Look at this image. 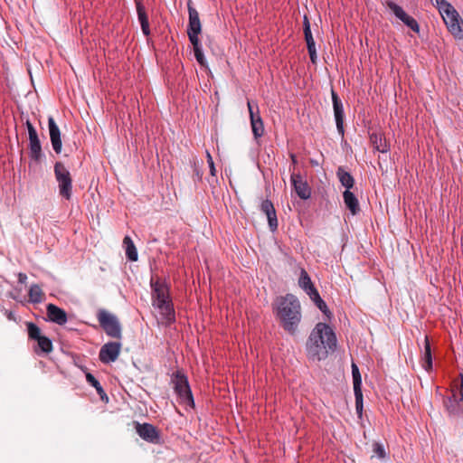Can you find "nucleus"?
<instances>
[{
	"mask_svg": "<svg viewBox=\"0 0 463 463\" xmlns=\"http://www.w3.org/2000/svg\"><path fill=\"white\" fill-rule=\"evenodd\" d=\"M336 347V336L332 328L326 323H318L311 331L307 344V358L312 362L325 360L330 351Z\"/></svg>",
	"mask_w": 463,
	"mask_h": 463,
	"instance_id": "1",
	"label": "nucleus"
},
{
	"mask_svg": "<svg viewBox=\"0 0 463 463\" xmlns=\"http://www.w3.org/2000/svg\"><path fill=\"white\" fill-rule=\"evenodd\" d=\"M273 313L279 326L289 335H295L302 319L301 305L293 294H286L276 298Z\"/></svg>",
	"mask_w": 463,
	"mask_h": 463,
	"instance_id": "2",
	"label": "nucleus"
},
{
	"mask_svg": "<svg viewBox=\"0 0 463 463\" xmlns=\"http://www.w3.org/2000/svg\"><path fill=\"white\" fill-rule=\"evenodd\" d=\"M152 306L159 310L166 326L175 322V312L170 297L168 285L161 279L150 280Z\"/></svg>",
	"mask_w": 463,
	"mask_h": 463,
	"instance_id": "3",
	"label": "nucleus"
},
{
	"mask_svg": "<svg viewBox=\"0 0 463 463\" xmlns=\"http://www.w3.org/2000/svg\"><path fill=\"white\" fill-rule=\"evenodd\" d=\"M435 6L439 10L448 31L455 39H463V19L456 8L447 0H435Z\"/></svg>",
	"mask_w": 463,
	"mask_h": 463,
	"instance_id": "4",
	"label": "nucleus"
},
{
	"mask_svg": "<svg viewBox=\"0 0 463 463\" xmlns=\"http://www.w3.org/2000/svg\"><path fill=\"white\" fill-rule=\"evenodd\" d=\"M55 180L58 184L59 194L65 200L72 196V178L63 163L57 161L53 167Z\"/></svg>",
	"mask_w": 463,
	"mask_h": 463,
	"instance_id": "5",
	"label": "nucleus"
},
{
	"mask_svg": "<svg viewBox=\"0 0 463 463\" xmlns=\"http://www.w3.org/2000/svg\"><path fill=\"white\" fill-rule=\"evenodd\" d=\"M172 383L180 402L194 407V401L187 377L183 373L177 371L173 373Z\"/></svg>",
	"mask_w": 463,
	"mask_h": 463,
	"instance_id": "6",
	"label": "nucleus"
},
{
	"mask_svg": "<svg viewBox=\"0 0 463 463\" xmlns=\"http://www.w3.org/2000/svg\"><path fill=\"white\" fill-rule=\"evenodd\" d=\"M98 320L100 326L109 336L121 339V325L115 315L106 310H99L98 313Z\"/></svg>",
	"mask_w": 463,
	"mask_h": 463,
	"instance_id": "7",
	"label": "nucleus"
},
{
	"mask_svg": "<svg viewBox=\"0 0 463 463\" xmlns=\"http://www.w3.org/2000/svg\"><path fill=\"white\" fill-rule=\"evenodd\" d=\"M247 106L250 114L252 134L254 138L257 140L264 135L263 120L260 117L259 106L256 102L248 100Z\"/></svg>",
	"mask_w": 463,
	"mask_h": 463,
	"instance_id": "8",
	"label": "nucleus"
},
{
	"mask_svg": "<svg viewBox=\"0 0 463 463\" xmlns=\"http://www.w3.org/2000/svg\"><path fill=\"white\" fill-rule=\"evenodd\" d=\"M25 124L29 135V156L31 160L38 163L43 157L41 142L33 124L29 120H27Z\"/></svg>",
	"mask_w": 463,
	"mask_h": 463,
	"instance_id": "9",
	"label": "nucleus"
},
{
	"mask_svg": "<svg viewBox=\"0 0 463 463\" xmlns=\"http://www.w3.org/2000/svg\"><path fill=\"white\" fill-rule=\"evenodd\" d=\"M120 342H109L103 345L99 353V361L105 364L115 362L121 351Z\"/></svg>",
	"mask_w": 463,
	"mask_h": 463,
	"instance_id": "10",
	"label": "nucleus"
},
{
	"mask_svg": "<svg viewBox=\"0 0 463 463\" xmlns=\"http://www.w3.org/2000/svg\"><path fill=\"white\" fill-rule=\"evenodd\" d=\"M135 429L138 436L144 440L153 444L159 443V431L154 425L150 423L136 422Z\"/></svg>",
	"mask_w": 463,
	"mask_h": 463,
	"instance_id": "11",
	"label": "nucleus"
},
{
	"mask_svg": "<svg viewBox=\"0 0 463 463\" xmlns=\"http://www.w3.org/2000/svg\"><path fill=\"white\" fill-rule=\"evenodd\" d=\"M331 96H332L333 109H334V115H335L336 128H337V131L340 134V136L344 137V135H345V128H344L345 113H344L343 103L334 90H331Z\"/></svg>",
	"mask_w": 463,
	"mask_h": 463,
	"instance_id": "12",
	"label": "nucleus"
},
{
	"mask_svg": "<svg viewBox=\"0 0 463 463\" xmlns=\"http://www.w3.org/2000/svg\"><path fill=\"white\" fill-rule=\"evenodd\" d=\"M290 181L295 192L299 198L307 200L311 196V189L307 183L303 180L300 174L292 173Z\"/></svg>",
	"mask_w": 463,
	"mask_h": 463,
	"instance_id": "13",
	"label": "nucleus"
},
{
	"mask_svg": "<svg viewBox=\"0 0 463 463\" xmlns=\"http://www.w3.org/2000/svg\"><path fill=\"white\" fill-rule=\"evenodd\" d=\"M189 23L187 26L188 37L199 36L202 32V25L199 14L195 8L188 5Z\"/></svg>",
	"mask_w": 463,
	"mask_h": 463,
	"instance_id": "14",
	"label": "nucleus"
},
{
	"mask_svg": "<svg viewBox=\"0 0 463 463\" xmlns=\"http://www.w3.org/2000/svg\"><path fill=\"white\" fill-rule=\"evenodd\" d=\"M48 127L52 148L56 154H60L62 146L61 131L52 117H49L48 118Z\"/></svg>",
	"mask_w": 463,
	"mask_h": 463,
	"instance_id": "15",
	"label": "nucleus"
},
{
	"mask_svg": "<svg viewBox=\"0 0 463 463\" xmlns=\"http://www.w3.org/2000/svg\"><path fill=\"white\" fill-rule=\"evenodd\" d=\"M48 319L59 326H63L68 321L67 313L54 304H48L46 307Z\"/></svg>",
	"mask_w": 463,
	"mask_h": 463,
	"instance_id": "16",
	"label": "nucleus"
},
{
	"mask_svg": "<svg viewBox=\"0 0 463 463\" xmlns=\"http://www.w3.org/2000/svg\"><path fill=\"white\" fill-rule=\"evenodd\" d=\"M260 211L266 214L270 231H276L278 229V219L271 201L269 199L263 200L260 204Z\"/></svg>",
	"mask_w": 463,
	"mask_h": 463,
	"instance_id": "17",
	"label": "nucleus"
},
{
	"mask_svg": "<svg viewBox=\"0 0 463 463\" xmlns=\"http://www.w3.org/2000/svg\"><path fill=\"white\" fill-rule=\"evenodd\" d=\"M135 2L137 13V19L140 24L141 30L146 36H148L150 34V28L146 7L141 0H135Z\"/></svg>",
	"mask_w": 463,
	"mask_h": 463,
	"instance_id": "18",
	"label": "nucleus"
},
{
	"mask_svg": "<svg viewBox=\"0 0 463 463\" xmlns=\"http://www.w3.org/2000/svg\"><path fill=\"white\" fill-rule=\"evenodd\" d=\"M370 141L375 150L381 153H387L390 146L382 133L373 132L370 134Z\"/></svg>",
	"mask_w": 463,
	"mask_h": 463,
	"instance_id": "19",
	"label": "nucleus"
},
{
	"mask_svg": "<svg viewBox=\"0 0 463 463\" xmlns=\"http://www.w3.org/2000/svg\"><path fill=\"white\" fill-rule=\"evenodd\" d=\"M298 285L309 296V298H312L314 294L318 292L314 287L309 275L305 269H302L300 272Z\"/></svg>",
	"mask_w": 463,
	"mask_h": 463,
	"instance_id": "20",
	"label": "nucleus"
},
{
	"mask_svg": "<svg viewBox=\"0 0 463 463\" xmlns=\"http://www.w3.org/2000/svg\"><path fill=\"white\" fill-rule=\"evenodd\" d=\"M344 203L353 215L360 212L359 202L356 196L349 190L343 193Z\"/></svg>",
	"mask_w": 463,
	"mask_h": 463,
	"instance_id": "21",
	"label": "nucleus"
},
{
	"mask_svg": "<svg viewBox=\"0 0 463 463\" xmlns=\"http://www.w3.org/2000/svg\"><path fill=\"white\" fill-rule=\"evenodd\" d=\"M421 365L428 372L432 369L431 348L427 336L424 338V351L421 357Z\"/></svg>",
	"mask_w": 463,
	"mask_h": 463,
	"instance_id": "22",
	"label": "nucleus"
},
{
	"mask_svg": "<svg viewBox=\"0 0 463 463\" xmlns=\"http://www.w3.org/2000/svg\"><path fill=\"white\" fill-rule=\"evenodd\" d=\"M123 246L125 248L126 256L130 261H137L138 255L137 248L129 236H125L123 239Z\"/></svg>",
	"mask_w": 463,
	"mask_h": 463,
	"instance_id": "23",
	"label": "nucleus"
},
{
	"mask_svg": "<svg viewBox=\"0 0 463 463\" xmlns=\"http://www.w3.org/2000/svg\"><path fill=\"white\" fill-rule=\"evenodd\" d=\"M336 175L341 183V184L345 187V190H349L354 184V179L352 175L345 171L342 166L338 167L336 171Z\"/></svg>",
	"mask_w": 463,
	"mask_h": 463,
	"instance_id": "24",
	"label": "nucleus"
},
{
	"mask_svg": "<svg viewBox=\"0 0 463 463\" xmlns=\"http://www.w3.org/2000/svg\"><path fill=\"white\" fill-rule=\"evenodd\" d=\"M444 406L449 415L458 416L462 413V411L460 409L458 400L456 399L455 394H453L450 397H448L444 401Z\"/></svg>",
	"mask_w": 463,
	"mask_h": 463,
	"instance_id": "25",
	"label": "nucleus"
},
{
	"mask_svg": "<svg viewBox=\"0 0 463 463\" xmlns=\"http://www.w3.org/2000/svg\"><path fill=\"white\" fill-rule=\"evenodd\" d=\"M304 35L307 49L316 48V43L311 33L310 23L307 15L303 19Z\"/></svg>",
	"mask_w": 463,
	"mask_h": 463,
	"instance_id": "26",
	"label": "nucleus"
},
{
	"mask_svg": "<svg viewBox=\"0 0 463 463\" xmlns=\"http://www.w3.org/2000/svg\"><path fill=\"white\" fill-rule=\"evenodd\" d=\"M29 299L32 303H41L43 301V290L37 284H33L29 289Z\"/></svg>",
	"mask_w": 463,
	"mask_h": 463,
	"instance_id": "27",
	"label": "nucleus"
},
{
	"mask_svg": "<svg viewBox=\"0 0 463 463\" xmlns=\"http://www.w3.org/2000/svg\"><path fill=\"white\" fill-rule=\"evenodd\" d=\"M387 6L392 12V14L402 23H404L405 19L409 16V14H406L402 7H401L394 2H387Z\"/></svg>",
	"mask_w": 463,
	"mask_h": 463,
	"instance_id": "28",
	"label": "nucleus"
},
{
	"mask_svg": "<svg viewBox=\"0 0 463 463\" xmlns=\"http://www.w3.org/2000/svg\"><path fill=\"white\" fill-rule=\"evenodd\" d=\"M86 380L89 384H90L92 387L96 389L97 392L99 393L102 400L104 397L108 399L103 387L101 386L100 383L95 378L94 375H92L90 373H87Z\"/></svg>",
	"mask_w": 463,
	"mask_h": 463,
	"instance_id": "29",
	"label": "nucleus"
},
{
	"mask_svg": "<svg viewBox=\"0 0 463 463\" xmlns=\"http://www.w3.org/2000/svg\"><path fill=\"white\" fill-rule=\"evenodd\" d=\"M351 367H352L354 392L362 391V377H361V373L359 372V368L354 363L352 364Z\"/></svg>",
	"mask_w": 463,
	"mask_h": 463,
	"instance_id": "30",
	"label": "nucleus"
},
{
	"mask_svg": "<svg viewBox=\"0 0 463 463\" xmlns=\"http://www.w3.org/2000/svg\"><path fill=\"white\" fill-rule=\"evenodd\" d=\"M310 299L315 303V305L319 308L321 312H323L328 318H330L331 312L329 311L326 302L321 298L318 292L314 294Z\"/></svg>",
	"mask_w": 463,
	"mask_h": 463,
	"instance_id": "31",
	"label": "nucleus"
},
{
	"mask_svg": "<svg viewBox=\"0 0 463 463\" xmlns=\"http://www.w3.org/2000/svg\"><path fill=\"white\" fill-rule=\"evenodd\" d=\"M38 347L41 349L42 352L49 354L52 350V342L50 338L47 336L42 335L37 340Z\"/></svg>",
	"mask_w": 463,
	"mask_h": 463,
	"instance_id": "32",
	"label": "nucleus"
},
{
	"mask_svg": "<svg viewBox=\"0 0 463 463\" xmlns=\"http://www.w3.org/2000/svg\"><path fill=\"white\" fill-rule=\"evenodd\" d=\"M26 327H27L28 336L30 339L36 341L38 338H40L42 336L41 329L36 324H34L33 322H27Z\"/></svg>",
	"mask_w": 463,
	"mask_h": 463,
	"instance_id": "33",
	"label": "nucleus"
},
{
	"mask_svg": "<svg viewBox=\"0 0 463 463\" xmlns=\"http://www.w3.org/2000/svg\"><path fill=\"white\" fill-rule=\"evenodd\" d=\"M355 398V410L358 416L361 418L363 414V392L362 391L354 392Z\"/></svg>",
	"mask_w": 463,
	"mask_h": 463,
	"instance_id": "34",
	"label": "nucleus"
},
{
	"mask_svg": "<svg viewBox=\"0 0 463 463\" xmlns=\"http://www.w3.org/2000/svg\"><path fill=\"white\" fill-rule=\"evenodd\" d=\"M373 452L374 456L378 457L379 458H384L386 457L385 449L381 443L374 442L373 444Z\"/></svg>",
	"mask_w": 463,
	"mask_h": 463,
	"instance_id": "35",
	"label": "nucleus"
},
{
	"mask_svg": "<svg viewBox=\"0 0 463 463\" xmlns=\"http://www.w3.org/2000/svg\"><path fill=\"white\" fill-rule=\"evenodd\" d=\"M403 24H406L409 28H411L413 32L419 33V31H420L419 24L413 17L409 15L405 19Z\"/></svg>",
	"mask_w": 463,
	"mask_h": 463,
	"instance_id": "36",
	"label": "nucleus"
},
{
	"mask_svg": "<svg viewBox=\"0 0 463 463\" xmlns=\"http://www.w3.org/2000/svg\"><path fill=\"white\" fill-rule=\"evenodd\" d=\"M188 38H189L190 43L193 45V49H194V53L203 51L202 44H201V43L199 41V37L198 36H194V37L191 36V37H188Z\"/></svg>",
	"mask_w": 463,
	"mask_h": 463,
	"instance_id": "37",
	"label": "nucleus"
},
{
	"mask_svg": "<svg viewBox=\"0 0 463 463\" xmlns=\"http://www.w3.org/2000/svg\"><path fill=\"white\" fill-rule=\"evenodd\" d=\"M194 56H195V59H196L197 62L202 67H203V68H207L208 67V63H207V61H206V59L204 57V54H203V51L194 53Z\"/></svg>",
	"mask_w": 463,
	"mask_h": 463,
	"instance_id": "38",
	"label": "nucleus"
},
{
	"mask_svg": "<svg viewBox=\"0 0 463 463\" xmlns=\"http://www.w3.org/2000/svg\"><path fill=\"white\" fill-rule=\"evenodd\" d=\"M207 163L209 165V167H210V173L213 176H215L216 175V169H215V166H214V163H213V157L212 156L210 155L209 152H207Z\"/></svg>",
	"mask_w": 463,
	"mask_h": 463,
	"instance_id": "39",
	"label": "nucleus"
},
{
	"mask_svg": "<svg viewBox=\"0 0 463 463\" xmlns=\"http://www.w3.org/2000/svg\"><path fill=\"white\" fill-rule=\"evenodd\" d=\"M307 52H308V54H309V57H310V60H311L312 63L316 64L317 63V60L316 48L307 49Z\"/></svg>",
	"mask_w": 463,
	"mask_h": 463,
	"instance_id": "40",
	"label": "nucleus"
},
{
	"mask_svg": "<svg viewBox=\"0 0 463 463\" xmlns=\"http://www.w3.org/2000/svg\"><path fill=\"white\" fill-rule=\"evenodd\" d=\"M5 317H7L8 320H11V321H15L16 320L14 313L10 311V310H5Z\"/></svg>",
	"mask_w": 463,
	"mask_h": 463,
	"instance_id": "41",
	"label": "nucleus"
},
{
	"mask_svg": "<svg viewBox=\"0 0 463 463\" xmlns=\"http://www.w3.org/2000/svg\"><path fill=\"white\" fill-rule=\"evenodd\" d=\"M460 387H459V393H460V398H459V401L463 403V374L461 373L460 374Z\"/></svg>",
	"mask_w": 463,
	"mask_h": 463,
	"instance_id": "42",
	"label": "nucleus"
},
{
	"mask_svg": "<svg viewBox=\"0 0 463 463\" xmlns=\"http://www.w3.org/2000/svg\"><path fill=\"white\" fill-rule=\"evenodd\" d=\"M27 279V276L24 273H19L18 280L20 283H24Z\"/></svg>",
	"mask_w": 463,
	"mask_h": 463,
	"instance_id": "43",
	"label": "nucleus"
},
{
	"mask_svg": "<svg viewBox=\"0 0 463 463\" xmlns=\"http://www.w3.org/2000/svg\"><path fill=\"white\" fill-rule=\"evenodd\" d=\"M195 175L198 180H201L203 174L199 170L195 169Z\"/></svg>",
	"mask_w": 463,
	"mask_h": 463,
	"instance_id": "44",
	"label": "nucleus"
},
{
	"mask_svg": "<svg viewBox=\"0 0 463 463\" xmlns=\"http://www.w3.org/2000/svg\"><path fill=\"white\" fill-rule=\"evenodd\" d=\"M291 160L294 165L297 164V158L295 155H291Z\"/></svg>",
	"mask_w": 463,
	"mask_h": 463,
	"instance_id": "45",
	"label": "nucleus"
}]
</instances>
